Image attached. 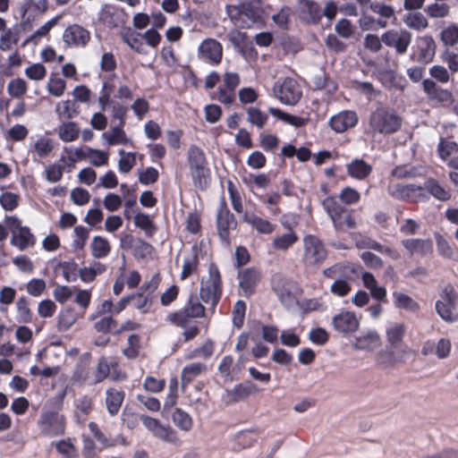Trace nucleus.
<instances>
[{"label":"nucleus","mask_w":458,"mask_h":458,"mask_svg":"<svg viewBox=\"0 0 458 458\" xmlns=\"http://www.w3.org/2000/svg\"><path fill=\"white\" fill-rule=\"evenodd\" d=\"M206 308L196 295H191L185 306L169 313L165 321L181 328H184L182 336L185 342L191 341L199 335L200 329L196 324L191 325L196 318H204Z\"/></svg>","instance_id":"1"},{"label":"nucleus","mask_w":458,"mask_h":458,"mask_svg":"<svg viewBox=\"0 0 458 458\" xmlns=\"http://www.w3.org/2000/svg\"><path fill=\"white\" fill-rule=\"evenodd\" d=\"M403 118L389 107H377L369 116L368 133L392 135L402 128Z\"/></svg>","instance_id":"2"},{"label":"nucleus","mask_w":458,"mask_h":458,"mask_svg":"<svg viewBox=\"0 0 458 458\" xmlns=\"http://www.w3.org/2000/svg\"><path fill=\"white\" fill-rule=\"evenodd\" d=\"M322 206L336 232L346 233L357 228L355 209L343 205L335 196H327L322 201Z\"/></svg>","instance_id":"3"},{"label":"nucleus","mask_w":458,"mask_h":458,"mask_svg":"<svg viewBox=\"0 0 458 458\" xmlns=\"http://www.w3.org/2000/svg\"><path fill=\"white\" fill-rule=\"evenodd\" d=\"M208 276L202 280L199 287V299L209 305V311L214 314L223 295V280L218 266L211 262L208 268Z\"/></svg>","instance_id":"4"},{"label":"nucleus","mask_w":458,"mask_h":458,"mask_svg":"<svg viewBox=\"0 0 458 458\" xmlns=\"http://www.w3.org/2000/svg\"><path fill=\"white\" fill-rule=\"evenodd\" d=\"M216 225L217 235L221 242L226 246H231V231L236 230L238 221L235 216L231 212L224 195L219 199V203L216 214Z\"/></svg>","instance_id":"5"},{"label":"nucleus","mask_w":458,"mask_h":458,"mask_svg":"<svg viewBox=\"0 0 458 458\" xmlns=\"http://www.w3.org/2000/svg\"><path fill=\"white\" fill-rule=\"evenodd\" d=\"M187 161L193 182L197 185L207 184L210 170L204 151L196 145H191L188 150Z\"/></svg>","instance_id":"6"},{"label":"nucleus","mask_w":458,"mask_h":458,"mask_svg":"<svg viewBox=\"0 0 458 458\" xmlns=\"http://www.w3.org/2000/svg\"><path fill=\"white\" fill-rule=\"evenodd\" d=\"M302 261L306 266H319L327 258V250L322 241L313 234L303 238Z\"/></svg>","instance_id":"7"},{"label":"nucleus","mask_w":458,"mask_h":458,"mask_svg":"<svg viewBox=\"0 0 458 458\" xmlns=\"http://www.w3.org/2000/svg\"><path fill=\"white\" fill-rule=\"evenodd\" d=\"M65 417L57 411H43L38 421L40 433L46 437H57L64 434Z\"/></svg>","instance_id":"8"},{"label":"nucleus","mask_w":458,"mask_h":458,"mask_svg":"<svg viewBox=\"0 0 458 458\" xmlns=\"http://www.w3.org/2000/svg\"><path fill=\"white\" fill-rule=\"evenodd\" d=\"M140 420L157 438L175 445L181 444V440L176 430H174L171 426H165L159 420L145 414H141L140 416Z\"/></svg>","instance_id":"9"},{"label":"nucleus","mask_w":458,"mask_h":458,"mask_svg":"<svg viewBox=\"0 0 458 458\" xmlns=\"http://www.w3.org/2000/svg\"><path fill=\"white\" fill-rule=\"evenodd\" d=\"M276 97L281 103L289 106L296 105L302 97V90L298 81L291 77H286L282 82L274 87Z\"/></svg>","instance_id":"10"},{"label":"nucleus","mask_w":458,"mask_h":458,"mask_svg":"<svg viewBox=\"0 0 458 458\" xmlns=\"http://www.w3.org/2000/svg\"><path fill=\"white\" fill-rule=\"evenodd\" d=\"M457 293L452 284H447L441 294V300L436 302V310L438 315L447 322L458 320V313L455 310Z\"/></svg>","instance_id":"11"},{"label":"nucleus","mask_w":458,"mask_h":458,"mask_svg":"<svg viewBox=\"0 0 458 458\" xmlns=\"http://www.w3.org/2000/svg\"><path fill=\"white\" fill-rule=\"evenodd\" d=\"M233 9L236 10V13L231 16V20L241 29H250L262 21L260 9L252 4L233 6Z\"/></svg>","instance_id":"12"},{"label":"nucleus","mask_w":458,"mask_h":458,"mask_svg":"<svg viewBox=\"0 0 458 458\" xmlns=\"http://www.w3.org/2000/svg\"><path fill=\"white\" fill-rule=\"evenodd\" d=\"M392 197L408 202L417 203L420 200L428 199V196L424 191V188L416 184H403L397 183L394 185L393 191L391 192Z\"/></svg>","instance_id":"13"},{"label":"nucleus","mask_w":458,"mask_h":458,"mask_svg":"<svg viewBox=\"0 0 458 458\" xmlns=\"http://www.w3.org/2000/svg\"><path fill=\"white\" fill-rule=\"evenodd\" d=\"M411 33L406 30H389L383 33L382 42L394 48L398 55H403L411 42Z\"/></svg>","instance_id":"14"},{"label":"nucleus","mask_w":458,"mask_h":458,"mask_svg":"<svg viewBox=\"0 0 458 458\" xmlns=\"http://www.w3.org/2000/svg\"><path fill=\"white\" fill-rule=\"evenodd\" d=\"M422 89L430 101H436L443 106H451L454 102L453 92L447 89L439 87L433 80H423Z\"/></svg>","instance_id":"15"},{"label":"nucleus","mask_w":458,"mask_h":458,"mask_svg":"<svg viewBox=\"0 0 458 458\" xmlns=\"http://www.w3.org/2000/svg\"><path fill=\"white\" fill-rule=\"evenodd\" d=\"M359 122V116L355 111L344 110L333 115L329 121V127L336 133H344L354 128Z\"/></svg>","instance_id":"16"},{"label":"nucleus","mask_w":458,"mask_h":458,"mask_svg":"<svg viewBox=\"0 0 458 458\" xmlns=\"http://www.w3.org/2000/svg\"><path fill=\"white\" fill-rule=\"evenodd\" d=\"M63 40L68 47H83L90 40V33L79 24H72L64 30Z\"/></svg>","instance_id":"17"},{"label":"nucleus","mask_w":458,"mask_h":458,"mask_svg":"<svg viewBox=\"0 0 458 458\" xmlns=\"http://www.w3.org/2000/svg\"><path fill=\"white\" fill-rule=\"evenodd\" d=\"M332 324L335 331L348 335L357 331L360 322L354 312L343 311L333 318Z\"/></svg>","instance_id":"18"},{"label":"nucleus","mask_w":458,"mask_h":458,"mask_svg":"<svg viewBox=\"0 0 458 458\" xmlns=\"http://www.w3.org/2000/svg\"><path fill=\"white\" fill-rule=\"evenodd\" d=\"M239 286L245 297H250L256 292L260 280V273L255 267H247L239 273Z\"/></svg>","instance_id":"19"},{"label":"nucleus","mask_w":458,"mask_h":458,"mask_svg":"<svg viewBox=\"0 0 458 458\" xmlns=\"http://www.w3.org/2000/svg\"><path fill=\"white\" fill-rule=\"evenodd\" d=\"M203 59L212 64H218L222 60L223 48L220 42L214 38L203 40L199 47Z\"/></svg>","instance_id":"20"},{"label":"nucleus","mask_w":458,"mask_h":458,"mask_svg":"<svg viewBox=\"0 0 458 458\" xmlns=\"http://www.w3.org/2000/svg\"><path fill=\"white\" fill-rule=\"evenodd\" d=\"M402 245L411 256L426 257L433 252V242L430 239H405L402 241Z\"/></svg>","instance_id":"21"},{"label":"nucleus","mask_w":458,"mask_h":458,"mask_svg":"<svg viewBox=\"0 0 458 458\" xmlns=\"http://www.w3.org/2000/svg\"><path fill=\"white\" fill-rule=\"evenodd\" d=\"M24 30L25 23L23 22L15 23L12 28L5 30L0 37V50L4 52L11 50L19 43Z\"/></svg>","instance_id":"22"},{"label":"nucleus","mask_w":458,"mask_h":458,"mask_svg":"<svg viewBox=\"0 0 458 458\" xmlns=\"http://www.w3.org/2000/svg\"><path fill=\"white\" fill-rule=\"evenodd\" d=\"M436 43L429 35L423 36L418 40V54L416 61L424 64L433 61L436 54Z\"/></svg>","instance_id":"23"},{"label":"nucleus","mask_w":458,"mask_h":458,"mask_svg":"<svg viewBox=\"0 0 458 458\" xmlns=\"http://www.w3.org/2000/svg\"><path fill=\"white\" fill-rule=\"evenodd\" d=\"M124 399L125 392L122 388L108 387L106 390L105 404L111 416L119 413Z\"/></svg>","instance_id":"24"},{"label":"nucleus","mask_w":458,"mask_h":458,"mask_svg":"<svg viewBox=\"0 0 458 458\" xmlns=\"http://www.w3.org/2000/svg\"><path fill=\"white\" fill-rule=\"evenodd\" d=\"M242 221L250 225L260 234H270L276 227V225L257 216L254 213L245 212L242 216Z\"/></svg>","instance_id":"25"},{"label":"nucleus","mask_w":458,"mask_h":458,"mask_svg":"<svg viewBox=\"0 0 458 458\" xmlns=\"http://www.w3.org/2000/svg\"><path fill=\"white\" fill-rule=\"evenodd\" d=\"M255 392L256 386L250 382L237 384L233 389L226 390L227 403H236L244 401Z\"/></svg>","instance_id":"26"},{"label":"nucleus","mask_w":458,"mask_h":458,"mask_svg":"<svg viewBox=\"0 0 458 458\" xmlns=\"http://www.w3.org/2000/svg\"><path fill=\"white\" fill-rule=\"evenodd\" d=\"M199 247L197 245H193L191 247V254L183 259L182 269L180 275V279L182 281L198 274L199 267Z\"/></svg>","instance_id":"27"},{"label":"nucleus","mask_w":458,"mask_h":458,"mask_svg":"<svg viewBox=\"0 0 458 458\" xmlns=\"http://www.w3.org/2000/svg\"><path fill=\"white\" fill-rule=\"evenodd\" d=\"M208 370L207 365L202 362H192L184 366L181 373V383L184 388L188 386L194 379Z\"/></svg>","instance_id":"28"},{"label":"nucleus","mask_w":458,"mask_h":458,"mask_svg":"<svg viewBox=\"0 0 458 458\" xmlns=\"http://www.w3.org/2000/svg\"><path fill=\"white\" fill-rule=\"evenodd\" d=\"M11 244L21 250H24L36 244V237L28 226H24L21 228L20 231L13 232L11 238Z\"/></svg>","instance_id":"29"},{"label":"nucleus","mask_w":458,"mask_h":458,"mask_svg":"<svg viewBox=\"0 0 458 458\" xmlns=\"http://www.w3.org/2000/svg\"><path fill=\"white\" fill-rule=\"evenodd\" d=\"M260 435L259 428L245 429L238 432L234 436V450L240 451L250 448L258 440Z\"/></svg>","instance_id":"30"},{"label":"nucleus","mask_w":458,"mask_h":458,"mask_svg":"<svg viewBox=\"0 0 458 458\" xmlns=\"http://www.w3.org/2000/svg\"><path fill=\"white\" fill-rule=\"evenodd\" d=\"M349 176L357 180L366 179L372 172V166L363 159L355 158L346 165Z\"/></svg>","instance_id":"31"},{"label":"nucleus","mask_w":458,"mask_h":458,"mask_svg":"<svg viewBox=\"0 0 458 458\" xmlns=\"http://www.w3.org/2000/svg\"><path fill=\"white\" fill-rule=\"evenodd\" d=\"M422 187L426 193L428 192L440 201H447L452 197L450 191L442 186L435 178L427 179L424 182V186Z\"/></svg>","instance_id":"32"},{"label":"nucleus","mask_w":458,"mask_h":458,"mask_svg":"<svg viewBox=\"0 0 458 458\" xmlns=\"http://www.w3.org/2000/svg\"><path fill=\"white\" fill-rule=\"evenodd\" d=\"M348 274H357L356 267L349 264L335 263L323 270L325 277L335 280L336 278L348 277Z\"/></svg>","instance_id":"33"},{"label":"nucleus","mask_w":458,"mask_h":458,"mask_svg":"<svg viewBox=\"0 0 458 458\" xmlns=\"http://www.w3.org/2000/svg\"><path fill=\"white\" fill-rule=\"evenodd\" d=\"M300 5L303 13L308 15V21L318 24L322 19V9L315 0H301Z\"/></svg>","instance_id":"34"},{"label":"nucleus","mask_w":458,"mask_h":458,"mask_svg":"<svg viewBox=\"0 0 458 458\" xmlns=\"http://www.w3.org/2000/svg\"><path fill=\"white\" fill-rule=\"evenodd\" d=\"M142 348L141 336L138 334H131L128 336L127 344L122 350V353L128 360H136Z\"/></svg>","instance_id":"35"},{"label":"nucleus","mask_w":458,"mask_h":458,"mask_svg":"<svg viewBox=\"0 0 458 458\" xmlns=\"http://www.w3.org/2000/svg\"><path fill=\"white\" fill-rule=\"evenodd\" d=\"M268 112L273 116L277 118L278 120H281V121L284 122L285 123L293 125L296 128L302 127V126L306 125L308 123L307 118H303L301 116L293 115V114L285 113L276 107H269Z\"/></svg>","instance_id":"36"},{"label":"nucleus","mask_w":458,"mask_h":458,"mask_svg":"<svg viewBox=\"0 0 458 458\" xmlns=\"http://www.w3.org/2000/svg\"><path fill=\"white\" fill-rule=\"evenodd\" d=\"M355 274H348V277L336 278L330 286V292L335 296L344 298L352 291L351 282L354 280Z\"/></svg>","instance_id":"37"},{"label":"nucleus","mask_w":458,"mask_h":458,"mask_svg":"<svg viewBox=\"0 0 458 458\" xmlns=\"http://www.w3.org/2000/svg\"><path fill=\"white\" fill-rule=\"evenodd\" d=\"M91 255L96 259H104L111 252V245L103 236H94L90 244Z\"/></svg>","instance_id":"38"},{"label":"nucleus","mask_w":458,"mask_h":458,"mask_svg":"<svg viewBox=\"0 0 458 458\" xmlns=\"http://www.w3.org/2000/svg\"><path fill=\"white\" fill-rule=\"evenodd\" d=\"M393 298L394 307L397 309H403L411 312H417L420 310L419 303L411 296L403 293L395 291L393 293Z\"/></svg>","instance_id":"39"},{"label":"nucleus","mask_w":458,"mask_h":458,"mask_svg":"<svg viewBox=\"0 0 458 458\" xmlns=\"http://www.w3.org/2000/svg\"><path fill=\"white\" fill-rule=\"evenodd\" d=\"M247 122L258 129H263L268 121V114L257 106L245 108Z\"/></svg>","instance_id":"40"},{"label":"nucleus","mask_w":458,"mask_h":458,"mask_svg":"<svg viewBox=\"0 0 458 458\" xmlns=\"http://www.w3.org/2000/svg\"><path fill=\"white\" fill-rule=\"evenodd\" d=\"M124 126L117 125L114 127L110 133H104L103 136L106 139L108 144L110 146H114L118 144L127 145L130 144L133 146V142L127 137L124 130Z\"/></svg>","instance_id":"41"},{"label":"nucleus","mask_w":458,"mask_h":458,"mask_svg":"<svg viewBox=\"0 0 458 458\" xmlns=\"http://www.w3.org/2000/svg\"><path fill=\"white\" fill-rule=\"evenodd\" d=\"M299 241V237L295 232L291 230L286 233L276 236L274 238L272 242V246L276 250H287L293 245H294Z\"/></svg>","instance_id":"42"},{"label":"nucleus","mask_w":458,"mask_h":458,"mask_svg":"<svg viewBox=\"0 0 458 458\" xmlns=\"http://www.w3.org/2000/svg\"><path fill=\"white\" fill-rule=\"evenodd\" d=\"M227 191L231 200L232 207L237 214H244L243 212V202L242 194L240 191L239 187L231 180L226 182Z\"/></svg>","instance_id":"43"},{"label":"nucleus","mask_w":458,"mask_h":458,"mask_svg":"<svg viewBox=\"0 0 458 458\" xmlns=\"http://www.w3.org/2000/svg\"><path fill=\"white\" fill-rule=\"evenodd\" d=\"M172 420L179 429L185 432H189L193 426V420L191 415L181 408H175L173 411Z\"/></svg>","instance_id":"44"},{"label":"nucleus","mask_w":458,"mask_h":458,"mask_svg":"<svg viewBox=\"0 0 458 458\" xmlns=\"http://www.w3.org/2000/svg\"><path fill=\"white\" fill-rule=\"evenodd\" d=\"M17 321L28 324L32 322L33 313L29 307V300L25 296L20 297L16 301Z\"/></svg>","instance_id":"45"},{"label":"nucleus","mask_w":458,"mask_h":458,"mask_svg":"<svg viewBox=\"0 0 458 458\" xmlns=\"http://www.w3.org/2000/svg\"><path fill=\"white\" fill-rule=\"evenodd\" d=\"M80 134V128L76 123L66 122L64 123L58 131L59 138L64 142L74 141L78 139Z\"/></svg>","instance_id":"46"},{"label":"nucleus","mask_w":458,"mask_h":458,"mask_svg":"<svg viewBox=\"0 0 458 458\" xmlns=\"http://www.w3.org/2000/svg\"><path fill=\"white\" fill-rule=\"evenodd\" d=\"M131 301H133V306L140 310L141 312H148L153 303V296L151 293H145L143 292L130 294Z\"/></svg>","instance_id":"47"},{"label":"nucleus","mask_w":458,"mask_h":458,"mask_svg":"<svg viewBox=\"0 0 458 458\" xmlns=\"http://www.w3.org/2000/svg\"><path fill=\"white\" fill-rule=\"evenodd\" d=\"M254 329L261 331L262 338L267 343L276 344L278 340L279 329L275 325H265L257 321Z\"/></svg>","instance_id":"48"},{"label":"nucleus","mask_w":458,"mask_h":458,"mask_svg":"<svg viewBox=\"0 0 458 458\" xmlns=\"http://www.w3.org/2000/svg\"><path fill=\"white\" fill-rule=\"evenodd\" d=\"M109 369L107 365V358L105 356H101L96 367V369L92 376V380L90 381L91 386H96L105 379L109 377Z\"/></svg>","instance_id":"49"},{"label":"nucleus","mask_w":458,"mask_h":458,"mask_svg":"<svg viewBox=\"0 0 458 458\" xmlns=\"http://www.w3.org/2000/svg\"><path fill=\"white\" fill-rule=\"evenodd\" d=\"M56 112H58L60 116H64L66 119H72L80 114V106L75 100L68 99L58 104Z\"/></svg>","instance_id":"50"},{"label":"nucleus","mask_w":458,"mask_h":458,"mask_svg":"<svg viewBox=\"0 0 458 458\" xmlns=\"http://www.w3.org/2000/svg\"><path fill=\"white\" fill-rule=\"evenodd\" d=\"M120 159L118 168L121 173H129L136 165L137 153L126 152L123 149L119 150Z\"/></svg>","instance_id":"51"},{"label":"nucleus","mask_w":458,"mask_h":458,"mask_svg":"<svg viewBox=\"0 0 458 458\" xmlns=\"http://www.w3.org/2000/svg\"><path fill=\"white\" fill-rule=\"evenodd\" d=\"M406 327L403 324H395L386 329L387 341L393 347H397L403 342Z\"/></svg>","instance_id":"52"},{"label":"nucleus","mask_w":458,"mask_h":458,"mask_svg":"<svg viewBox=\"0 0 458 458\" xmlns=\"http://www.w3.org/2000/svg\"><path fill=\"white\" fill-rule=\"evenodd\" d=\"M247 310L246 302L242 300L237 301L232 311V321L233 327L240 329L244 324L245 315Z\"/></svg>","instance_id":"53"},{"label":"nucleus","mask_w":458,"mask_h":458,"mask_svg":"<svg viewBox=\"0 0 458 458\" xmlns=\"http://www.w3.org/2000/svg\"><path fill=\"white\" fill-rule=\"evenodd\" d=\"M77 321V315L73 309H66L58 315L57 327L61 331L69 329Z\"/></svg>","instance_id":"54"},{"label":"nucleus","mask_w":458,"mask_h":458,"mask_svg":"<svg viewBox=\"0 0 458 458\" xmlns=\"http://www.w3.org/2000/svg\"><path fill=\"white\" fill-rule=\"evenodd\" d=\"M99 21L108 28H115L118 26L117 12L114 7L106 5L99 13Z\"/></svg>","instance_id":"55"},{"label":"nucleus","mask_w":458,"mask_h":458,"mask_svg":"<svg viewBox=\"0 0 458 458\" xmlns=\"http://www.w3.org/2000/svg\"><path fill=\"white\" fill-rule=\"evenodd\" d=\"M28 90L27 82L21 78L13 79L7 85L8 94L12 98H19L26 94Z\"/></svg>","instance_id":"56"},{"label":"nucleus","mask_w":458,"mask_h":458,"mask_svg":"<svg viewBox=\"0 0 458 458\" xmlns=\"http://www.w3.org/2000/svg\"><path fill=\"white\" fill-rule=\"evenodd\" d=\"M440 38L445 46L454 47L458 43V25L451 24L445 28L440 34Z\"/></svg>","instance_id":"57"},{"label":"nucleus","mask_w":458,"mask_h":458,"mask_svg":"<svg viewBox=\"0 0 458 458\" xmlns=\"http://www.w3.org/2000/svg\"><path fill=\"white\" fill-rule=\"evenodd\" d=\"M279 138L271 133L259 134V146L266 152H275L279 147Z\"/></svg>","instance_id":"58"},{"label":"nucleus","mask_w":458,"mask_h":458,"mask_svg":"<svg viewBox=\"0 0 458 458\" xmlns=\"http://www.w3.org/2000/svg\"><path fill=\"white\" fill-rule=\"evenodd\" d=\"M458 152V144L455 141L440 139L437 145V153L442 160H446L452 154Z\"/></svg>","instance_id":"59"},{"label":"nucleus","mask_w":458,"mask_h":458,"mask_svg":"<svg viewBox=\"0 0 458 458\" xmlns=\"http://www.w3.org/2000/svg\"><path fill=\"white\" fill-rule=\"evenodd\" d=\"M339 199V201L344 206L354 205L360 200V193L357 190L347 186L343 188L340 191Z\"/></svg>","instance_id":"60"},{"label":"nucleus","mask_w":458,"mask_h":458,"mask_svg":"<svg viewBox=\"0 0 458 458\" xmlns=\"http://www.w3.org/2000/svg\"><path fill=\"white\" fill-rule=\"evenodd\" d=\"M59 267L63 271V276L67 282L75 281L78 276V264L73 260L62 261Z\"/></svg>","instance_id":"61"},{"label":"nucleus","mask_w":458,"mask_h":458,"mask_svg":"<svg viewBox=\"0 0 458 458\" xmlns=\"http://www.w3.org/2000/svg\"><path fill=\"white\" fill-rule=\"evenodd\" d=\"M435 240L438 254L443 258L451 259L454 256V249L449 242L440 233H435Z\"/></svg>","instance_id":"62"},{"label":"nucleus","mask_w":458,"mask_h":458,"mask_svg":"<svg viewBox=\"0 0 458 458\" xmlns=\"http://www.w3.org/2000/svg\"><path fill=\"white\" fill-rule=\"evenodd\" d=\"M47 91L54 97H61L66 89V82L64 79L51 76L47 83Z\"/></svg>","instance_id":"63"},{"label":"nucleus","mask_w":458,"mask_h":458,"mask_svg":"<svg viewBox=\"0 0 458 458\" xmlns=\"http://www.w3.org/2000/svg\"><path fill=\"white\" fill-rule=\"evenodd\" d=\"M20 197L18 194L5 191L0 195V205L6 211H13L19 206Z\"/></svg>","instance_id":"64"}]
</instances>
